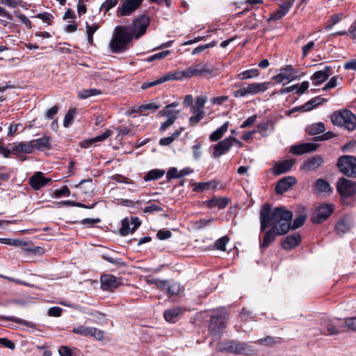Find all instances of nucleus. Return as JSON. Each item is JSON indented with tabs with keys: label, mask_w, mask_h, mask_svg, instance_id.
I'll return each instance as SVG.
<instances>
[{
	"label": "nucleus",
	"mask_w": 356,
	"mask_h": 356,
	"mask_svg": "<svg viewBox=\"0 0 356 356\" xmlns=\"http://www.w3.org/2000/svg\"><path fill=\"white\" fill-rule=\"evenodd\" d=\"M292 217V213L282 207L273 209L268 204L263 205L260 211L261 232H264L269 227L272 228L265 233L260 247H268L277 236L287 233L290 230Z\"/></svg>",
	"instance_id": "1"
},
{
	"label": "nucleus",
	"mask_w": 356,
	"mask_h": 356,
	"mask_svg": "<svg viewBox=\"0 0 356 356\" xmlns=\"http://www.w3.org/2000/svg\"><path fill=\"white\" fill-rule=\"evenodd\" d=\"M133 38L131 29L129 26H118L114 30L109 47L113 53L122 52L127 49V44Z\"/></svg>",
	"instance_id": "2"
},
{
	"label": "nucleus",
	"mask_w": 356,
	"mask_h": 356,
	"mask_svg": "<svg viewBox=\"0 0 356 356\" xmlns=\"http://www.w3.org/2000/svg\"><path fill=\"white\" fill-rule=\"evenodd\" d=\"M332 122L338 127H343L348 131L356 128V115L349 110L337 111L331 116Z\"/></svg>",
	"instance_id": "3"
},
{
	"label": "nucleus",
	"mask_w": 356,
	"mask_h": 356,
	"mask_svg": "<svg viewBox=\"0 0 356 356\" xmlns=\"http://www.w3.org/2000/svg\"><path fill=\"white\" fill-rule=\"evenodd\" d=\"M337 190L341 196L344 204H350L356 193V184L351 180L341 178L338 180Z\"/></svg>",
	"instance_id": "4"
},
{
	"label": "nucleus",
	"mask_w": 356,
	"mask_h": 356,
	"mask_svg": "<svg viewBox=\"0 0 356 356\" xmlns=\"http://www.w3.org/2000/svg\"><path fill=\"white\" fill-rule=\"evenodd\" d=\"M179 105L177 102H172V104L165 106L161 111L159 112V115L167 118V120L161 124L159 130L161 131H165L170 127L177 118L179 114V111L175 109Z\"/></svg>",
	"instance_id": "5"
},
{
	"label": "nucleus",
	"mask_w": 356,
	"mask_h": 356,
	"mask_svg": "<svg viewBox=\"0 0 356 356\" xmlns=\"http://www.w3.org/2000/svg\"><path fill=\"white\" fill-rule=\"evenodd\" d=\"M269 84V83L266 82L249 83L242 86L238 90H236L234 92V96L238 98L264 92L268 88Z\"/></svg>",
	"instance_id": "6"
},
{
	"label": "nucleus",
	"mask_w": 356,
	"mask_h": 356,
	"mask_svg": "<svg viewBox=\"0 0 356 356\" xmlns=\"http://www.w3.org/2000/svg\"><path fill=\"white\" fill-rule=\"evenodd\" d=\"M337 166L341 172L348 177H356V158L353 156H343L338 159Z\"/></svg>",
	"instance_id": "7"
},
{
	"label": "nucleus",
	"mask_w": 356,
	"mask_h": 356,
	"mask_svg": "<svg viewBox=\"0 0 356 356\" xmlns=\"http://www.w3.org/2000/svg\"><path fill=\"white\" fill-rule=\"evenodd\" d=\"M218 349L220 351H227L238 354H245L249 350L246 343L234 341L219 343Z\"/></svg>",
	"instance_id": "8"
},
{
	"label": "nucleus",
	"mask_w": 356,
	"mask_h": 356,
	"mask_svg": "<svg viewBox=\"0 0 356 356\" xmlns=\"http://www.w3.org/2000/svg\"><path fill=\"white\" fill-rule=\"evenodd\" d=\"M333 209V206L330 204H319L316 205L312 216V221L314 223L323 222L332 214Z\"/></svg>",
	"instance_id": "9"
},
{
	"label": "nucleus",
	"mask_w": 356,
	"mask_h": 356,
	"mask_svg": "<svg viewBox=\"0 0 356 356\" xmlns=\"http://www.w3.org/2000/svg\"><path fill=\"white\" fill-rule=\"evenodd\" d=\"M143 0H124L118 8L116 15L118 17L129 16L131 15L142 4Z\"/></svg>",
	"instance_id": "10"
},
{
	"label": "nucleus",
	"mask_w": 356,
	"mask_h": 356,
	"mask_svg": "<svg viewBox=\"0 0 356 356\" xmlns=\"http://www.w3.org/2000/svg\"><path fill=\"white\" fill-rule=\"evenodd\" d=\"M187 78L192 76H204L212 73L213 70L207 63H198L186 69Z\"/></svg>",
	"instance_id": "11"
},
{
	"label": "nucleus",
	"mask_w": 356,
	"mask_h": 356,
	"mask_svg": "<svg viewBox=\"0 0 356 356\" xmlns=\"http://www.w3.org/2000/svg\"><path fill=\"white\" fill-rule=\"evenodd\" d=\"M149 24V18L145 15L140 16L133 22V30H131L133 38L138 39L146 32L147 28Z\"/></svg>",
	"instance_id": "12"
},
{
	"label": "nucleus",
	"mask_w": 356,
	"mask_h": 356,
	"mask_svg": "<svg viewBox=\"0 0 356 356\" xmlns=\"http://www.w3.org/2000/svg\"><path fill=\"white\" fill-rule=\"evenodd\" d=\"M225 318L226 314H223V316H212L211 318V322L209 324V330L211 334L220 337L222 330L225 328Z\"/></svg>",
	"instance_id": "13"
},
{
	"label": "nucleus",
	"mask_w": 356,
	"mask_h": 356,
	"mask_svg": "<svg viewBox=\"0 0 356 356\" xmlns=\"http://www.w3.org/2000/svg\"><path fill=\"white\" fill-rule=\"evenodd\" d=\"M296 70L289 65L280 69L279 74L275 76L273 79L277 83H287L296 79Z\"/></svg>",
	"instance_id": "14"
},
{
	"label": "nucleus",
	"mask_w": 356,
	"mask_h": 356,
	"mask_svg": "<svg viewBox=\"0 0 356 356\" xmlns=\"http://www.w3.org/2000/svg\"><path fill=\"white\" fill-rule=\"evenodd\" d=\"M51 181V179L45 177L42 172H36L29 178V184L35 191L44 187Z\"/></svg>",
	"instance_id": "15"
},
{
	"label": "nucleus",
	"mask_w": 356,
	"mask_h": 356,
	"mask_svg": "<svg viewBox=\"0 0 356 356\" xmlns=\"http://www.w3.org/2000/svg\"><path fill=\"white\" fill-rule=\"evenodd\" d=\"M232 137H227L216 144L213 147V157L217 158L227 152L232 146Z\"/></svg>",
	"instance_id": "16"
},
{
	"label": "nucleus",
	"mask_w": 356,
	"mask_h": 356,
	"mask_svg": "<svg viewBox=\"0 0 356 356\" xmlns=\"http://www.w3.org/2000/svg\"><path fill=\"white\" fill-rule=\"evenodd\" d=\"M292 6L293 2L290 1L282 2L280 4L279 8L271 14L269 20L276 21L282 19L289 11Z\"/></svg>",
	"instance_id": "17"
},
{
	"label": "nucleus",
	"mask_w": 356,
	"mask_h": 356,
	"mask_svg": "<svg viewBox=\"0 0 356 356\" xmlns=\"http://www.w3.org/2000/svg\"><path fill=\"white\" fill-rule=\"evenodd\" d=\"M12 152L17 155L20 153L31 154L33 152L34 149L32 140L13 143Z\"/></svg>",
	"instance_id": "18"
},
{
	"label": "nucleus",
	"mask_w": 356,
	"mask_h": 356,
	"mask_svg": "<svg viewBox=\"0 0 356 356\" xmlns=\"http://www.w3.org/2000/svg\"><path fill=\"white\" fill-rule=\"evenodd\" d=\"M318 145L313 143H301L297 145H293L291 147V152L296 154L301 155L305 153L313 152L316 150Z\"/></svg>",
	"instance_id": "19"
},
{
	"label": "nucleus",
	"mask_w": 356,
	"mask_h": 356,
	"mask_svg": "<svg viewBox=\"0 0 356 356\" xmlns=\"http://www.w3.org/2000/svg\"><path fill=\"white\" fill-rule=\"evenodd\" d=\"M293 177H287L280 179L276 185L275 191L277 194H282L291 188L296 184Z\"/></svg>",
	"instance_id": "20"
},
{
	"label": "nucleus",
	"mask_w": 356,
	"mask_h": 356,
	"mask_svg": "<svg viewBox=\"0 0 356 356\" xmlns=\"http://www.w3.org/2000/svg\"><path fill=\"white\" fill-rule=\"evenodd\" d=\"M102 287L105 290H111L120 284V280L112 275H104L101 277Z\"/></svg>",
	"instance_id": "21"
},
{
	"label": "nucleus",
	"mask_w": 356,
	"mask_h": 356,
	"mask_svg": "<svg viewBox=\"0 0 356 356\" xmlns=\"http://www.w3.org/2000/svg\"><path fill=\"white\" fill-rule=\"evenodd\" d=\"M314 191L315 193L326 195L332 191V188L326 180L318 179L314 185Z\"/></svg>",
	"instance_id": "22"
},
{
	"label": "nucleus",
	"mask_w": 356,
	"mask_h": 356,
	"mask_svg": "<svg viewBox=\"0 0 356 356\" xmlns=\"http://www.w3.org/2000/svg\"><path fill=\"white\" fill-rule=\"evenodd\" d=\"M301 240V236L298 233L287 236L282 241V245L284 249L291 250L297 246Z\"/></svg>",
	"instance_id": "23"
},
{
	"label": "nucleus",
	"mask_w": 356,
	"mask_h": 356,
	"mask_svg": "<svg viewBox=\"0 0 356 356\" xmlns=\"http://www.w3.org/2000/svg\"><path fill=\"white\" fill-rule=\"evenodd\" d=\"M323 160L320 156H315L306 160L302 165V168L307 171H312L317 169L323 163Z\"/></svg>",
	"instance_id": "24"
},
{
	"label": "nucleus",
	"mask_w": 356,
	"mask_h": 356,
	"mask_svg": "<svg viewBox=\"0 0 356 356\" xmlns=\"http://www.w3.org/2000/svg\"><path fill=\"white\" fill-rule=\"evenodd\" d=\"M330 69V66H326L324 70H320L314 73L311 76V79L314 81V84L319 85L325 82L330 75L329 73Z\"/></svg>",
	"instance_id": "25"
},
{
	"label": "nucleus",
	"mask_w": 356,
	"mask_h": 356,
	"mask_svg": "<svg viewBox=\"0 0 356 356\" xmlns=\"http://www.w3.org/2000/svg\"><path fill=\"white\" fill-rule=\"evenodd\" d=\"M112 134L113 131L111 129H106L102 134L82 142L81 147L88 148L95 143L105 140L106 138L112 136Z\"/></svg>",
	"instance_id": "26"
},
{
	"label": "nucleus",
	"mask_w": 356,
	"mask_h": 356,
	"mask_svg": "<svg viewBox=\"0 0 356 356\" xmlns=\"http://www.w3.org/2000/svg\"><path fill=\"white\" fill-rule=\"evenodd\" d=\"M294 159H287L277 163L274 167V173L280 175L288 172L294 165Z\"/></svg>",
	"instance_id": "27"
},
{
	"label": "nucleus",
	"mask_w": 356,
	"mask_h": 356,
	"mask_svg": "<svg viewBox=\"0 0 356 356\" xmlns=\"http://www.w3.org/2000/svg\"><path fill=\"white\" fill-rule=\"evenodd\" d=\"M34 151H44L51 148L50 138L44 136L38 139L32 140Z\"/></svg>",
	"instance_id": "28"
},
{
	"label": "nucleus",
	"mask_w": 356,
	"mask_h": 356,
	"mask_svg": "<svg viewBox=\"0 0 356 356\" xmlns=\"http://www.w3.org/2000/svg\"><path fill=\"white\" fill-rule=\"evenodd\" d=\"M353 222L350 219L344 218L335 225V230L338 234H343L348 232L352 227Z\"/></svg>",
	"instance_id": "29"
},
{
	"label": "nucleus",
	"mask_w": 356,
	"mask_h": 356,
	"mask_svg": "<svg viewBox=\"0 0 356 356\" xmlns=\"http://www.w3.org/2000/svg\"><path fill=\"white\" fill-rule=\"evenodd\" d=\"M162 77L164 82L171 80H182L184 79H188L186 69L181 71L169 72Z\"/></svg>",
	"instance_id": "30"
},
{
	"label": "nucleus",
	"mask_w": 356,
	"mask_h": 356,
	"mask_svg": "<svg viewBox=\"0 0 356 356\" xmlns=\"http://www.w3.org/2000/svg\"><path fill=\"white\" fill-rule=\"evenodd\" d=\"M229 127V122H225L220 127L218 128L215 131L211 134L209 139L211 141H217L227 131Z\"/></svg>",
	"instance_id": "31"
},
{
	"label": "nucleus",
	"mask_w": 356,
	"mask_h": 356,
	"mask_svg": "<svg viewBox=\"0 0 356 356\" xmlns=\"http://www.w3.org/2000/svg\"><path fill=\"white\" fill-rule=\"evenodd\" d=\"M180 313L181 309L179 307H173L165 311L164 318L168 322L175 323Z\"/></svg>",
	"instance_id": "32"
},
{
	"label": "nucleus",
	"mask_w": 356,
	"mask_h": 356,
	"mask_svg": "<svg viewBox=\"0 0 356 356\" xmlns=\"http://www.w3.org/2000/svg\"><path fill=\"white\" fill-rule=\"evenodd\" d=\"M325 124L323 122L314 123L307 128V131L310 135H317L325 131Z\"/></svg>",
	"instance_id": "33"
},
{
	"label": "nucleus",
	"mask_w": 356,
	"mask_h": 356,
	"mask_svg": "<svg viewBox=\"0 0 356 356\" xmlns=\"http://www.w3.org/2000/svg\"><path fill=\"white\" fill-rule=\"evenodd\" d=\"M345 17V15L343 13H337V14H333L330 19L326 22V25L325 26V29L327 31H329L332 29V27L339 22L343 18Z\"/></svg>",
	"instance_id": "34"
},
{
	"label": "nucleus",
	"mask_w": 356,
	"mask_h": 356,
	"mask_svg": "<svg viewBox=\"0 0 356 356\" xmlns=\"http://www.w3.org/2000/svg\"><path fill=\"white\" fill-rule=\"evenodd\" d=\"M101 93L100 90L95 88L83 89L78 92L79 99H86L92 96L98 95Z\"/></svg>",
	"instance_id": "35"
},
{
	"label": "nucleus",
	"mask_w": 356,
	"mask_h": 356,
	"mask_svg": "<svg viewBox=\"0 0 356 356\" xmlns=\"http://www.w3.org/2000/svg\"><path fill=\"white\" fill-rule=\"evenodd\" d=\"M184 129L182 127L176 130L171 136L160 139L159 144L161 145H168L172 143L177 137H179Z\"/></svg>",
	"instance_id": "36"
},
{
	"label": "nucleus",
	"mask_w": 356,
	"mask_h": 356,
	"mask_svg": "<svg viewBox=\"0 0 356 356\" xmlns=\"http://www.w3.org/2000/svg\"><path fill=\"white\" fill-rule=\"evenodd\" d=\"M259 74V70L257 69L254 68L239 73L237 77L239 80H245L257 77Z\"/></svg>",
	"instance_id": "37"
},
{
	"label": "nucleus",
	"mask_w": 356,
	"mask_h": 356,
	"mask_svg": "<svg viewBox=\"0 0 356 356\" xmlns=\"http://www.w3.org/2000/svg\"><path fill=\"white\" fill-rule=\"evenodd\" d=\"M168 294L169 296L178 295L183 292V288L181 285L177 282H172V284H169L168 282V286L165 289Z\"/></svg>",
	"instance_id": "38"
},
{
	"label": "nucleus",
	"mask_w": 356,
	"mask_h": 356,
	"mask_svg": "<svg viewBox=\"0 0 356 356\" xmlns=\"http://www.w3.org/2000/svg\"><path fill=\"white\" fill-rule=\"evenodd\" d=\"M273 129L272 123L269 121L260 123L257 126V131L261 136H267Z\"/></svg>",
	"instance_id": "39"
},
{
	"label": "nucleus",
	"mask_w": 356,
	"mask_h": 356,
	"mask_svg": "<svg viewBox=\"0 0 356 356\" xmlns=\"http://www.w3.org/2000/svg\"><path fill=\"white\" fill-rule=\"evenodd\" d=\"M86 34L88 36V42L90 44H92L93 42V35L99 28V26L97 23H93L92 24H88L86 22Z\"/></svg>",
	"instance_id": "40"
},
{
	"label": "nucleus",
	"mask_w": 356,
	"mask_h": 356,
	"mask_svg": "<svg viewBox=\"0 0 356 356\" xmlns=\"http://www.w3.org/2000/svg\"><path fill=\"white\" fill-rule=\"evenodd\" d=\"M228 204L227 198H213L209 201L208 205L211 207H218L220 209H224Z\"/></svg>",
	"instance_id": "41"
},
{
	"label": "nucleus",
	"mask_w": 356,
	"mask_h": 356,
	"mask_svg": "<svg viewBox=\"0 0 356 356\" xmlns=\"http://www.w3.org/2000/svg\"><path fill=\"white\" fill-rule=\"evenodd\" d=\"M211 187H216V185L213 181L199 182L193 184V191H204L210 189Z\"/></svg>",
	"instance_id": "42"
},
{
	"label": "nucleus",
	"mask_w": 356,
	"mask_h": 356,
	"mask_svg": "<svg viewBox=\"0 0 356 356\" xmlns=\"http://www.w3.org/2000/svg\"><path fill=\"white\" fill-rule=\"evenodd\" d=\"M194 115L190 117L188 120V124L191 127L195 126L205 115L204 111H197L192 110Z\"/></svg>",
	"instance_id": "43"
},
{
	"label": "nucleus",
	"mask_w": 356,
	"mask_h": 356,
	"mask_svg": "<svg viewBox=\"0 0 356 356\" xmlns=\"http://www.w3.org/2000/svg\"><path fill=\"white\" fill-rule=\"evenodd\" d=\"M165 172L162 170L155 169L150 170L144 177L145 181L155 180L163 176Z\"/></svg>",
	"instance_id": "44"
},
{
	"label": "nucleus",
	"mask_w": 356,
	"mask_h": 356,
	"mask_svg": "<svg viewBox=\"0 0 356 356\" xmlns=\"http://www.w3.org/2000/svg\"><path fill=\"white\" fill-rule=\"evenodd\" d=\"M326 332H323V334L326 335H334L337 334L340 332V330L336 326L334 322L329 321L325 323V325Z\"/></svg>",
	"instance_id": "45"
},
{
	"label": "nucleus",
	"mask_w": 356,
	"mask_h": 356,
	"mask_svg": "<svg viewBox=\"0 0 356 356\" xmlns=\"http://www.w3.org/2000/svg\"><path fill=\"white\" fill-rule=\"evenodd\" d=\"M322 103V99L321 97H315L307 102L302 106V109L304 111H309L316 107V106Z\"/></svg>",
	"instance_id": "46"
},
{
	"label": "nucleus",
	"mask_w": 356,
	"mask_h": 356,
	"mask_svg": "<svg viewBox=\"0 0 356 356\" xmlns=\"http://www.w3.org/2000/svg\"><path fill=\"white\" fill-rule=\"evenodd\" d=\"M207 100V97L204 95H201L197 97L195 104L192 106V110L197 111H204L203 110L204 106Z\"/></svg>",
	"instance_id": "47"
},
{
	"label": "nucleus",
	"mask_w": 356,
	"mask_h": 356,
	"mask_svg": "<svg viewBox=\"0 0 356 356\" xmlns=\"http://www.w3.org/2000/svg\"><path fill=\"white\" fill-rule=\"evenodd\" d=\"M90 328L91 327H87L86 325H78L73 328L72 332L83 337H89Z\"/></svg>",
	"instance_id": "48"
},
{
	"label": "nucleus",
	"mask_w": 356,
	"mask_h": 356,
	"mask_svg": "<svg viewBox=\"0 0 356 356\" xmlns=\"http://www.w3.org/2000/svg\"><path fill=\"white\" fill-rule=\"evenodd\" d=\"M130 222L128 218H124L122 222V227L120 228V234L122 236H127L130 233L134 232L132 227H130Z\"/></svg>",
	"instance_id": "49"
},
{
	"label": "nucleus",
	"mask_w": 356,
	"mask_h": 356,
	"mask_svg": "<svg viewBox=\"0 0 356 356\" xmlns=\"http://www.w3.org/2000/svg\"><path fill=\"white\" fill-rule=\"evenodd\" d=\"M159 108V106L158 104H156L154 102H152V103L145 104H143V105H141V106H138L136 108V111L137 113H143L146 110H151V111H155Z\"/></svg>",
	"instance_id": "50"
},
{
	"label": "nucleus",
	"mask_w": 356,
	"mask_h": 356,
	"mask_svg": "<svg viewBox=\"0 0 356 356\" xmlns=\"http://www.w3.org/2000/svg\"><path fill=\"white\" fill-rule=\"evenodd\" d=\"M76 114L75 108H70L67 114L65 116V119L63 121V126L65 127H68L74 120V116Z\"/></svg>",
	"instance_id": "51"
},
{
	"label": "nucleus",
	"mask_w": 356,
	"mask_h": 356,
	"mask_svg": "<svg viewBox=\"0 0 356 356\" xmlns=\"http://www.w3.org/2000/svg\"><path fill=\"white\" fill-rule=\"evenodd\" d=\"M305 219H306V218L305 216L300 215L294 219L292 225H291V220L290 221V226H291L290 229H298L300 227H301L304 224Z\"/></svg>",
	"instance_id": "52"
},
{
	"label": "nucleus",
	"mask_w": 356,
	"mask_h": 356,
	"mask_svg": "<svg viewBox=\"0 0 356 356\" xmlns=\"http://www.w3.org/2000/svg\"><path fill=\"white\" fill-rule=\"evenodd\" d=\"M228 242L229 238L227 236H222L216 241L215 246L217 250L225 251V246Z\"/></svg>",
	"instance_id": "53"
},
{
	"label": "nucleus",
	"mask_w": 356,
	"mask_h": 356,
	"mask_svg": "<svg viewBox=\"0 0 356 356\" xmlns=\"http://www.w3.org/2000/svg\"><path fill=\"white\" fill-rule=\"evenodd\" d=\"M147 282L150 283V284H154L158 288H159V289H161L162 290H165V289H166V287L168 286V282L167 281H165V280H159V279H156V278L149 279L147 280Z\"/></svg>",
	"instance_id": "54"
},
{
	"label": "nucleus",
	"mask_w": 356,
	"mask_h": 356,
	"mask_svg": "<svg viewBox=\"0 0 356 356\" xmlns=\"http://www.w3.org/2000/svg\"><path fill=\"white\" fill-rule=\"evenodd\" d=\"M70 194V191L67 186H63L60 189L55 190L54 192V196L57 198L63 196H69Z\"/></svg>",
	"instance_id": "55"
},
{
	"label": "nucleus",
	"mask_w": 356,
	"mask_h": 356,
	"mask_svg": "<svg viewBox=\"0 0 356 356\" xmlns=\"http://www.w3.org/2000/svg\"><path fill=\"white\" fill-rule=\"evenodd\" d=\"M37 17L47 24H51L52 20L54 19L53 15L46 12L38 14Z\"/></svg>",
	"instance_id": "56"
},
{
	"label": "nucleus",
	"mask_w": 356,
	"mask_h": 356,
	"mask_svg": "<svg viewBox=\"0 0 356 356\" xmlns=\"http://www.w3.org/2000/svg\"><path fill=\"white\" fill-rule=\"evenodd\" d=\"M89 337H92L97 340H102L104 337V332L95 327H91Z\"/></svg>",
	"instance_id": "57"
},
{
	"label": "nucleus",
	"mask_w": 356,
	"mask_h": 356,
	"mask_svg": "<svg viewBox=\"0 0 356 356\" xmlns=\"http://www.w3.org/2000/svg\"><path fill=\"white\" fill-rule=\"evenodd\" d=\"M294 86H296L295 89L296 90V94L300 95L309 88V83L307 81H305L300 84H295Z\"/></svg>",
	"instance_id": "58"
},
{
	"label": "nucleus",
	"mask_w": 356,
	"mask_h": 356,
	"mask_svg": "<svg viewBox=\"0 0 356 356\" xmlns=\"http://www.w3.org/2000/svg\"><path fill=\"white\" fill-rule=\"evenodd\" d=\"M215 45H216L215 42H212L211 43L205 44L203 45H200L193 50L192 54L193 55L198 54L201 53L202 51H204L205 49L213 47Z\"/></svg>",
	"instance_id": "59"
},
{
	"label": "nucleus",
	"mask_w": 356,
	"mask_h": 356,
	"mask_svg": "<svg viewBox=\"0 0 356 356\" xmlns=\"http://www.w3.org/2000/svg\"><path fill=\"white\" fill-rule=\"evenodd\" d=\"M170 51L169 50H165L161 52L156 53L152 56H151L149 58H147V60L149 62L153 61L154 60H159L163 59L167 56L170 54Z\"/></svg>",
	"instance_id": "60"
},
{
	"label": "nucleus",
	"mask_w": 356,
	"mask_h": 356,
	"mask_svg": "<svg viewBox=\"0 0 356 356\" xmlns=\"http://www.w3.org/2000/svg\"><path fill=\"white\" fill-rule=\"evenodd\" d=\"M118 3V0H106L102 5V9L108 12L112 8L115 7Z\"/></svg>",
	"instance_id": "61"
},
{
	"label": "nucleus",
	"mask_w": 356,
	"mask_h": 356,
	"mask_svg": "<svg viewBox=\"0 0 356 356\" xmlns=\"http://www.w3.org/2000/svg\"><path fill=\"white\" fill-rule=\"evenodd\" d=\"M163 83H164V81H163V77L161 76L159 79H156L154 81H147V82L143 83L141 86V88L143 90H145L150 87L155 86H157V85Z\"/></svg>",
	"instance_id": "62"
},
{
	"label": "nucleus",
	"mask_w": 356,
	"mask_h": 356,
	"mask_svg": "<svg viewBox=\"0 0 356 356\" xmlns=\"http://www.w3.org/2000/svg\"><path fill=\"white\" fill-rule=\"evenodd\" d=\"M345 326L356 332V317L346 318L343 319Z\"/></svg>",
	"instance_id": "63"
},
{
	"label": "nucleus",
	"mask_w": 356,
	"mask_h": 356,
	"mask_svg": "<svg viewBox=\"0 0 356 356\" xmlns=\"http://www.w3.org/2000/svg\"><path fill=\"white\" fill-rule=\"evenodd\" d=\"M58 353L60 356H72L71 348L66 346H61L58 350Z\"/></svg>",
	"instance_id": "64"
}]
</instances>
